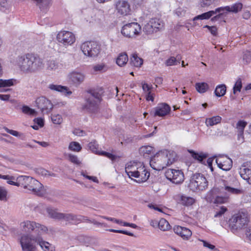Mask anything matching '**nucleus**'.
Masks as SVG:
<instances>
[{"label": "nucleus", "mask_w": 251, "mask_h": 251, "mask_svg": "<svg viewBox=\"0 0 251 251\" xmlns=\"http://www.w3.org/2000/svg\"><path fill=\"white\" fill-rule=\"evenodd\" d=\"M16 63L19 70L25 74L35 73L44 66V59L39 54L33 53H27L18 56L16 58Z\"/></svg>", "instance_id": "nucleus-1"}, {"label": "nucleus", "mask_w": 251, "mask_h": 251, "mask_svg": "<svg viewBox=\"0 0 251 251\" xmlns=\"http://www.w3.org/2000/svg\"><path fill=\"white\" fill-rule=\"evenodd\" d=\"M176 157V153L173 151H161L151 158L150 165L154 170H162L173 164L175 161Z\"/></svg>", "instance_id": "nucleus-2"}, {"label": "nucleus", "mask_w": 251, "mask_h": 251, "mask_svg": "<svg viewBox=\"0 0 251 251\" xmlns=\"http://www.w3.org/2000/svg\"><path fill=\"white\" fill-rule=\"evenodd\" d=\"M7 183L12 185L22 186L38 196H43L44 194L42 184L30 176H21L14 181H7Z\"/></svg>", "instance_id": "nucleus-3"}, {"label": "nucleus", "mask_w": 251, "mask_h": 251, "mask_svg": "<svg viewBox=\"0 0 251 251\" xmlns=\"http://www.w3.org/2000/svg\"><path fill=\"white\" fill-rule=\"evenodd\" d=\"M40 240V233L22 234L19 239L23 251H36Z\"/></svg>", "instance_id": "nucleus-4"}, {"label": "nucleus", "mask_w": 251, "mask_h": 251, "mask_svg": "<svg viewBox=\"0 0 251 251\" xmlns=\"http://www.w3.org/2000/svg\"><path fill=\"white\" fill-rule=\"evenodd\" d=\"M21 230L25 232V234H39L43 235L47 233L48 228L39 223L33 221L25 220L22 222L20 224Z\"/></svg>", "instance_id": "nucleus-5"}, {"label": "nucleus", "mask_w": 251, "mask_h": 251, "mask_svg": "<svg viewBox=\"0 0 251 251\" xmlns=\"http://www.w3.org/2000/svg\"><path fill=\"white\" fill-rule=\"evenodd\" d=\"M47 211L49 216L53 219L64 220L66 222H72L74 224L76 225L81 222V215H77L73 213H63L57 211L56 209L51 207H48Z\"/></svg>", "instance_id": "nucleus-6"}, {"label": "nucleus", "mask_w": 251, "mask_h": 251, "mask_svg": "<svg viewBox=\"0 0 251 251\" xmlns=\"http://www.w3.org/2000/svg\"><path fill=\"white\" fill-rule=\"evenodd\" d=\"M101 96L95 91L88 92L86 96V102L82 106L83 110L91 113H95L98 110V103L100 101Z\"/></svg>", "instance_id": "nucleus-7"}, {"label": "nucleus", "mask_w": 251, "mask_h": 251, "mask_svg": "<svg viewBox=\"0 0 251 251\" xmlns=\"http://www.w3.org/2000/svg\"><path fill=\"white\" fill-rule=\"evenodd\" d=\"M207 187L208 181L203 175L195 174L191 177L189 187L193 192L205 190Z\"/></svg>", "instance_id": "nucleus-8"}, {"label": "nucleus", "mask_w": 251, "mask_h": 251, "mask_svg": "<svg viewBox=\"0 0 251 251\" xmlns=\"http://www.w3.org/2000/svg\"><path fill=\"white\" fill-rule=\"evenodd\" d=\"M247 219L245 215L237 213L233 215L228 221V226L233 233L242 229L247 223Z\"/></svg>", "instance_id": "nucleus-9"}, {"label": "nucleus", "mask_w": 251, "mask_h": 251, "mask_svg": "<svg viewBox=\"0 0 251 251\" xmlns=\"http://www.w3.org/2000/svg\"><path fill=\"white\" fill-rule=\"evenodd\" d=\"M241 193L242 191L240 189L226 186L221 189L220 195L216 197L214 202L218 204L226 203L228 201L230 194L238 195Z\"/></svg>", "instance_id": "nucleus-10"}, {"label": "nucleus", "mask_w": 251, "mask_h": 251, "mask_svg": "<svg viewBox=\"0 0 251 251\" xmlns=\"http://www.w3.org/2000/svg\"><path fill=\"white\" fill-rule=\"evenodd\" d=\"M81 50L84 54L88 57H97L100 52V46L96 42H86L81 46Z\"/></svg>", "instance_id": "nucleus-11"}, {"label": "nucleus", "mask_w": 251, "mask_h": 251, "mask_svg": "<svg viewBox=\"0 0 251 251\" xmlns=\"http://www.w3.org/2000/svg\"><path fill=\"white\" fill-rule=\"evenodd\" d=\"M141 26L136 22L130 23L125 25L122 28L121 33L127 38H133L140 34Z\"/></svg>", "instance_id": "nucleus-12"}, {"label": "nucleus", "mask_w": 251, "mask_h": 251, "mask_svg": "<svg viewBox=\"0 0 251 251\" xmlns=\"http://www.w3.org/2000/svg\"><path fill=\"white\" fill-rule=\"evenodd\" d=\"M56 39L58 42L64 46L72 45L75 40L74 34L68 31H61L56 36Z\"/></svg>", "instance_id": "nucleus-13"}, {"label": "nucleus", "mask_w": 251, "mask_h": 251, "mask_svg": "<svg viewBox=\"0 0 251 251\" xmlns=\"http://www.w3.org/2000/svg\"><path fill=\"white\" fill-rule=\"evenodd\" d=\"M166 178L175 184H180L184 181L183 173L181 170L168 169L165 172Z\"/></svg>", "instance_id": "nucleus-14"}, {"label": "nucleus", "mask_w": 251, "mask_h": 251, "mask_svg": "<svg viewBox=\"0 0 251 251\" xmlns=\"http://www.w3.org/2000/svg\"><path fill=\"white\" fill-rule=\"evenodd\" d=\"M35 103L36 106L43 114H48L53 108L51 101L43 96L37 98L35 100Z\"/></svg>", "instance_id": "nucleus-15"}, {"label": "nucleus", "mask_w": 251, "mask_h": 251, "mask_svg": "<svg viewBox=\"0 0 251 251\" xmlns=\"http://www.w3.org/2000/svg\"><path fill=\"white\" fill-rule=\"evenodd\" d=\"M222 11H223V8L222 7H219L216 8L215 10H211L195 17L193 18V21H195L199 20H207L213 16H214L211 18V21H218L221 18L222 14H218L217 15L216 14L217 13H220Z\"/></svg>", "instance_id": "nucleus-16"}, {"label": "nucleus", "mask_w": 251, "mask_h": 251, "mask_svg": "<svg viewBox=\"0 0 251 251\" xmlns=\"http://www.w3.org/2000/svg\"><path fill=\"white\" fill-rule=\"evenodd\" d=\"M114 6L119 15L126 16L130 14V5L127 0H114Z\"/></svg>", "instance_id": "nucleus-17"}, {"label": "nucleus", "mask_w": 251, "mask_h": 251, "mask_svg": "<svg viewBox=\"0 0 251 251\" xmlns=\"http://www.w3.org/2000/svg\"><path fill=\"white\" fill-rule=\"evenodd\" d=\"M85 75L82 72L74 71L68 75L69 81L73 85L78 86L82 83L85 79Z\"/></svg>", "instance_id": "nucleus-18"}, {"label": "nucleus", "mask_w": 251, "mask_h": 251, "mask_svg": "<svg viewBox=\"0 0 251 251\" xmlns=\"http://www.w3.org/2000/svg\"><path fill=\"white\" fill-rule=\"evenodd\" d=\"M171 111L170 106L166 103H159L154 109V116L163 117L168 115Z\"/></svg>", "instance_id": "nucleus-19"}, {"label": "nucleus", "mask_w": 251, "mask_h": 251, "mask_svg": "<svg viewBox=\"0 0 251 251\" xmlns=\"http://www.w3.org/2000/svg\"><path fill=\"white\" fill-rule=\"evenodd\" d=\"M150 175V173L143 164H142L141 166L139 168V169L137 171L136 173L133 177L137 178L136 181L138 183H141L146 181L149 179Z\"/></svg>", "instance_id": "nucleus-20"}, {"label": "nucleus", "mask_w": 251, "mask_h": 251, "mask_svg": "<svg viewBox=\"0 0 251 251\" xmlns=\"http://www.w3.org/2000/svg\"><path fill=\"white\" fill-rule=\"evenodd\" d=\"M150 175V173L143 164H142L141 166L139 168V169L137 171L136 173L133 177L137 178L136 181L138 183H141L146 181L149 179Z\"/></svg>", "instance_id": "nucleus-21"}, {"label": "nucleus", "mask_w": 251, "mask_h": 251, "mask_svg": "<svg viewBox=\"0 0 251 251\" xmlns=\"http://www.w3.org/2000/svg\"><path fill=\"white\" fill-rule=\"evenodd\" d=\"M143 164L141 162H130L128 163L125 167L126 173L129 178H132L139 168Z\"/></svg>", "instance_id": "nucleus-22"}, {"label": "nucleus", "mask_w": 251, "mask_h": 251, "mask_svg": "<svg viewBox=\"0 0 251 251\" xmlns=\"http://www.w3.org/2000/svg\"><path fill=\"white\" fill-rule=\"evenodd\" d=\"M173 229L175 233L180 236L183 240H188L192 236V231L186 227L175 226Z\"/></svg>", "instance_id": "nucleus-23"}, {"label": "nucleus", "mask_w": 251, "mask_h": 251, "mask_svg": "<svg viewBox=\"0 0 251 251\" xmlns=\"http://www.w3.org/2000/svg\"><path fill=\"white\" fill-rule=\"evenodd\" d=\"M216 161L218 167L224 171H229L232 166V160L227 157L219 158Z\"/></svg>", "instance_id": "nucleus-24"}, {"label": "nucleus", "mask_w": 251, "mask_h": 251, "mask_svg": "<svg viewBox=\"0 0 251 251\" xmlns=\"http://www.w3.org/2000/svg\"><path fill=\"white\" fill-rule=\"evenodd\" d=\"M239 174L241 177L251 184V167L248 164L242 165L240 168Z\"/></svg>", "instance_id": "nucleus-25"}, {"label": "nucleus", "mask_w": 251, "mask_h": 251, "mask_svg": "<svg viewBox=\"0 0 251 251\" xmlns=\"http://www.w3.org/2000/svg\"><path fill=\"white\" fill-rule=\"evenodd\" d=\"M179 203L184 206H189L195 202V200L191 197L180 195L177 196Z\"/></svg>", "instance_id": "nucleus-26"}, {"label": "nucleus", "mask_w": 251, "mask_h": 251, "mask_svg": "<svg viewBox=\"0 0 251 251\" xmlns=\"http://www.w3.org/2000/svg\"><path fill=\"white\" fill-rule=\"evenodd\" d=\"M13 79H0V92H4L9 91L10 89H6V87H10L14 85Z\"/></svg>", "instance_id": "nucleus-27"}, {"label": "nucleus", "mask_w": 251, "mask_h": 251, "mask_svg": "<svg viewBox=\"0 0 251 251\" xmlns=\"http://www.w3.org/2000/svg\"><path fill=\"white\" fill-rule=\"evenodd\" d=\"M48 88L51 90L62 92L67 95H70L72 93L71 91L69 90L67 87L60 85L51 84L49 85Z\"/></svg>", "instance_id": "nucleus-28"}, {"label": "nucleus", "mask_w": 251, "mask_h": 251, "mask_svg": "<svg viewBox=\"0 0 251 251\" xmlns=\"http://www.w3.org/2000/svg\"><path fill=\"white\" fill-rule=\"evenodd\" d=\"M62 65L56 59H50L47 62V68L50 71H57L61 68Z\"/></svg>", "instance_id": "nucleus-29"}, {"label": "nucleus", "mask_w": 251, "mask_h": 251, "mask_svg": "<svg viewBox=\"0 0 251 251\" xmlns=\"http://www.w3.org/2000/svg\"><path fill=\"white\" fill-rule=\"evenodd\" d=\"M222 8H223V11L225 10L228 12L236 13L242 9L243 4L240 2H237L231 5V6H226Z\"/></svg>", "instance_id": "nucleus-30"}, {"label": "nucleus", "mask_w": 251, "mask_h": 251, "mask_svg": "<svg viewBox=\"0 0 251 251\" xmlns=\"http://www.w3.org/2000/svg\"><path fill=\"white\" fill-rule=\"evenodd\" d=\"M42 235H40L41 241L38 244L44 251H54V247L50 243L44 240Z\"/></svg>", "instance_id": "nucleus-31"}, {"label": "nucleus", "mask_w": 251, "mask_h": 251, "mask_svg": "<svg viewBox=\"0 0 251 251\" xmlns=\"http://www.w3.org/2000/svg\"><path fill=\"white\" fill-rule=\"evenodd\" d=\"M150 22L152 25L153 28L155 32L157 30L161 29L164 27V23L160 19L157 18L151 19Z\"/></svg>", "instance_id": "nucleus-32"}, {"label": "nucleus", "mask_w": 251, "mask_h": 251, "mask_svg": "<svg viewBox=\"0 0 251 251\" xmlns=\"http://www.w3.org/2000/svg\"><path fill=\"white\" fill-rule=\"evenodd\" d=\"M222 118L219 116H213L211 118H206L205 124L207 126H213L221 122Z\"/></svg>", "instance_id": "nucleus-33"}, {"label": "nucleus", "mask_w": 251, "mask_h": 251, "mask_svg": "<svg viewBox=\"0 0 251 251\" xmlns=\"http://www.w3.org/2000/svg\"><path fill=\"white\" fill-rule=\"evenodd\" d=\"M143 59L138 57L136 54L134 53L132 54L130 58V64L132 66L140 67L143 64Z\"/></svg>", "instance_id": "nucleus-34"}, {"label": "nucleus", "mask_w": 251, "mask_h": 251, "mask_svg": "<svg viewBox=\"0 0 251 251\" xmlns=\"http://www.w3.org/2000/svg\"><path fill=\"white\" fill-rule=\"evenodd\" d=\"M128 60L127 55L126 53L119 54L117 58L116 63L120 67L125 65Z\"/></svg>", "instance_id": "nucleus-35"}, {"label": "nucleus", "mask_w": 251, "mask_h": 251, "mask_svg": "<svg viewBox=\"0 0 251 251\" xmlns=\"http://www.w3.org/2000/svg\"><path fill=\"white\" fill-rule=\"evenodd\" d=\"M226 87L225 84L217 86L215 90V94L217 97H222L226 94Z\"/></svg>", "instance_id": "nucleus-36"}, {"label": "nucleus", "mask_w": 251, "mask_h": 251, "mask_svg": "<svg viewBox=\"0 0 251 251\" xmlns=\"http://www.w3.org/2000/svg\"><path fill=\"white\" fill-rule=\"evenodd\" d=\"M158 228L162 231H167L170 229L171 226L167 221L162 218L158 221Z\"/></svg>", "instance_id": "nucleus-37"}, {"label": "nucleus", "mask_w": 251, "mask_h": 251, "mask_svg": "<svg viewBox=\"0 0 251 251\" xmlns=\"http://www.w3.org/2000/svg\"><path fill=\"white\" fill-rule=\"evenodd\" d=\"M189 152L191 153L192 156L194 159L198 160L200 162H202L204 159L207 157V154L202 152L199 153L194 151H190Z\"/></svg>", "instance_id": "nucleus-38"}, {"label": "nucleus", "mask_w": 251, "mask_h": 251, "mask_svg": "<svg viewBox=\"0 0 251 251\" xmlns=\"http://www.w3.org/2000/svg\"><path fill=\"white\" fill-rule=\"evenodd\" d=\"M195 87L197 91L200 93L205 92L208 89V84L205 82L197 83Z\"/></svg>", "instance_id": "nucleus-39"}, {"label": "nucleus", "mask_w": 251, "mask_h": 251, "mask_svg": "<svg viewBox=\"0 0 251 251\" xmlns=\"http://www.w3.org/2000/svg\"><path fill=\"white\" fill-rule=\"evenodd\" d=\"M95 72H104L108 70V67L103 63L98 64L93 67Z\"/></svg>", "instance_id": "nucleus-40"}, {"label": "nucleus", "mask_w": 251, "mask_h": 251, "mask_svg": "<svg viewBox=\"0 0 251 251\" xmlns=\"http://www.w3.org/2000/svg\"><path fill=\"white\" fill-rule=\"evenodd\" d=\"M243 61L245 64H248L251 62V52L246 50L243 52Z\"/></svg>", "instance_id": "nucleus-41"}, {"label": "nucleus", "mask_w": 251, "mask_h": 251, "mask_svg": "<svg viewBox=\"0 0 251 251\" xmlns=\"http://www.w3.org/2000/svg\"><path fill=\"white\" fill-rule=\"evenodd\" d=\"M69 149L74 151H79L81 149V147L78 143L72 142L69 144Z\"/></svg>", "instance_id": "nucleus-42"}, {"label": "nucleus", "mask_w": 251, "mask_h": 251, "mask_svg": "<svg viewBox=\"0 0 251 251\" xmlns=\"http://www.w3.org/2000/svg\"><path fill=\"white\" fill-rule=\"evenodd\" d=\"M0 10L2 11L9 10L10 7L9 0H0Z\"/></svg>", "instance_id": "nucleus-43"}, {"label": "nucleus", "mask_w": 251, "mask_h": 251, "mask_svg": "<svg viewBox=\"0 0 251 251\" xmlns=\"http://www.w3.org/2000/svg\"><path fill=\"white\" fill-rule=\"evenodd\" d=\"M143 30L147 34H151L153 33L154 32H155L150 22L145 25Z\"/></svg>", "instance_id": "nucleus-44"}, {"label": "nucleus", "mask_w": 251, "mask_h": 251, "mask_svg": "<svg viewBox=\"0 0 251 251\" xmlns=\"http://www.w3.org/2000/svg\"><path fill=\"white\" fill-rule=\"evenodd\" d=\"M153 148L150 146H144L140 148V151L144 156L146 154H150L153 151Z\"/></svg>", "instance_id": "nucleus-45"}, {"label": "nucleus", "mask_w": 251, "mask_h": 251, "mask_svg": "<svg viewBox=\"0 0 251 251\" xmlns=\"http://www.w3.org/2000/svg\"><path fill=\"white\" fill-rule=\"evenodd\" d=\"M7 191L3 187L0 186V200L6 201L7 200Z\"/></svg>", "instance_id": "nucleus-46"}, {"label": "nucleus", "mask_w": 251, "mask_h": 251, "mask_svg": "<svg viewBox=\"0 0 251 251\" xmlns=\"http://www.w3.org/2000/svg\"><path fill=\"white\" fill-rule=\"evenodd\" d=\"M88 147L92 152L100 154V151H98V145L96 141L90 142L88 145Z\"/></svg>", "instance_id": "nucleus-47"}, {"label": "nucleus", "mask_w": 251, "mask_h": 251, "mask_svg": "<svg viewBox=\"0 0 251 251\" xmlns=\"http://www.w3.org/2000/svg\"><path fill=\"white\" fill-rule=\"evenodd\" d=\"M95 239L91 237L84 236L83 237V242L86 246L92 245L95 243Z\"/></svg>", "instance_id": "nucleus-48"}, {"label": "nucleus", "mask_w": 251, "mask_h": 251, "mask_svg": "<svg viewBox=\"0 0 251 251\" xmlns=\"http://www.w3.org/2000/svg\"><path fill=\"white\" fill-rule=\"evenodd\" d=\"M247 122L240 120L238 122L236 125V128L237 129V132H244V128L247 126Z\"/></svg>", "instance_id": "nucleus-49"}, {"label": "nucleus", "mask_w": 251, "mask_h": 251, "mask_svg": "<svg viewBox=\"0 0 251 251\" xmlns=\"http://www.w3.org/2000/svg\"><path fill=\"white\" fill-rule=\"evenodd\" d=\"M242 87V80L241 78L238 79L233 88V92L234 94H235L236 92H240Z\"/></svg>", "instance_id": "nucleus-50"}, {"label": "nucleus", "mask_w": 251, "mask_h": 251, "mask_svg": "<svg viewBox=\"0 0 251 251\" xmlns=\"http://www.w3.org/2000/svg\"><path fill=\"white\" fill-rule=\"evenodd\" d=\"M51 120L54 124L59 125L62 122V118L59 114H54L52 115Z\"/></svg>", "instance_id": "nucleus-51"}, {"label": "nucleus", "mask_w": 251, "mask_h": 251, "mask_svg": "<svg viewBox=\"0 0 251 251\" xmlns=\"http://www.w3.org/2000/svg\"><path fill=\"white\" fill-rule=\"evenodd\" d=\"M22 111L25 114H29L30 115H35L36 112L27 106H24L22 108Z\"/></svg>", "instance_id": "nucleus-52"}, {"label": "nucleus", "mask_w": 251, "mask_h": 251, "mask_svg": "<svg viewBox=\"0 0 251 251\" xmlns=\"http://www.w3.org/2000/svg\"><path fill=\"white\" fill-rule=\"evenodd\" d=\"M227 211V208L225 206H221L219 209L216 211L214 217H220Z\"/></svg>", "instance_id": "nucleus-53"}, {"label": "nucleus", "mask_w": 251, "mask_h": 251, "mask_svg": "<svg viewBox=\"0 0 251 251\" xmlns=\"http://www.w3.org/2000/svg\"><path fill=\"white\" fill-rule=\"evenodd\" d=\"M216 0H200V4L202 7L210 5Z\"/></svg>", "instance_id": "nucleus-54"}, {"label": "nucleus", "mask_w": 251, "mask_h": 251, "mask_svg": "<svg viewBox=\"0 0 251 251\" xmlns=\"http://www.w3.org/2000/svg\"><path fill=\"white\" fill-rule=\"evenodd\" d=\"M107 230H108L110 232H112L123 233V234H126V235H129L130 236H134V235L132 233L128 232L127 231L122 230H116V229H108Z\"/></svg>", "instance_id": "nucleus-55"}, {"label": "nucleus", "mask_w": 251, "mask_h": 251, "mask_svg": "<svg viewBox=\"0 0 251 251\" xmlns=\"http://www.w3.org/2000/svg\"><path fill=\"white\" fill-rule=\"evenodd\" d=\"M203 28H207L213 36H216L217 34V28L215 26L204 25Z\"/></svg>", "instance_id": "nucleus-56"}, {"label": "nucleus", "mask_w": 251, "mask_h": 251, "mask_svg": "<svg viewBox=\"0 0 251 251\" xmlns=\"http://www.w3.org/2000/svg\"><path fill=\"white\" fill-rule=\"evenodd\" d=\"M100 155H102L105 156L108 158L110 159L111 160L114 161L116 159V156L110 153L107 152L105 151H101L100 153Z\"/></svg>", "instance_id": "nucleus-57"}, {"label": "nucleus", "mask_w": 251, "mask_h": 251, "mask_svg": "<svg viewBox=\"0 0 251 251\" xmlns=\"http://www.w3.org/2000/svg\"><path fill=\"white\" fill-rule=\"evenodd\" d=\"M68 156H69V160L72 163L76 164H80V161L78 159V158L76 155L69 154Z\"/></svg>", "instance_id": "nucleus-58"}, {"label": "nucleus", "mask_w": 251, "mask_h": 251, "mask_svg": "<svg viewBox=\"0 0 251 251\" xmlns=\"http://www.w3.org/2000/svg\"><path fill=\"white\" fill-rule=\"evenodd\" d=\"M4 129L7 133L16 137H19L21 134L20 132H18L17 131L10 129L6 127H4Z\"/></svg>", "instance_id": "nucleus-59"}, {"label": "nucleus", "mask_w": 251, "mask_h": 251, "mask_svg": "<svg viewBox=\"0 0 251 251\" xmlns=\"http://www.w3.org/2000/svg\"><path fill=\"white\" fill-rule=\"evenodd\" d=\"M176 64V58L175 57H171L170 58L167 59L166 61V64L167 66L174 65Z\"/></svg>", "instance_id": "nucleus-60"}, {"label": "nucleus", "mask_w": 251, "mask_h": 251, "mask_svg": "<svg viewBox=\"0 0 251 251\" xmlns=\"http://www.w3.org/2000/svg\"><path fill=\"white\" fill-rule=\"evenodd\" d=\"M0 178L6 179L7 181H14L15 180V178L13 176H11L9 175H1L0 174Z\"/></svg>", "instance_id": "nucleus-61"}, {"label": "nucleus", "mask_w": 251, "mask_h": 251, "mask_svg": "<svg viewBox=\"0 0 251 251\" xmlns=\"http://www.w3.org/2000/svg\"><path fill=\"white\" fill-rule=\"evenodd\" d=\"M201 242L203 243V245L204 247L209 248L210 250L215 249V246L209 244V243L207 242L206 241L203 240H201Z\"/></svg>", "instance_id": "nucleus-62"}, {"label": "nucleus", "mask_w": 251, "mask_h": 251, "mask_svg": "<svg viewBox=\"0 0 251 251\" xmlns=\"http://www.w3.org/2000/svg\"><path fill=\"white\" fill-rule=\"evenodd\" d=\"M151 86H150L147 83H144L142 84V88L145 92L148 93L149 92H151L150 90L151 89Z\"/></svg>", "instance_id": "nucleus-63"}, {"label": "nucleus", "mask_w": 251, "mask_h": 251, "mask_svg": "<svg viewBox=\"0 0 251 251\" xmlns=\"http://www.w3.org/2000/svg\"><path fill=\"white\" fill-rule=\"evenodd\" d=\"M246 237L250 241H251V225L250 226L246 229Z\"/></svg>", "instance_id": "nucleus-64"}]
</instances>
